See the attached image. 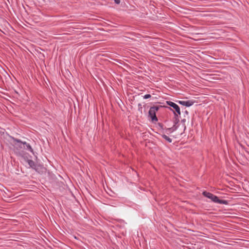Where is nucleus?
<instances>
[{
  "mask_svg": "<svg viewBox=\"0 0 249 249\" xmlns=\"http://www.w3.org/2000/svg\"><path fill=\"white\" fill-rule=\"evenodd\" d=\"M202 194L204 196L210 199L212 201L215 203L224 205H228L229 204V202L228 200L220 199L216 196L213 195V194L210 192H207L206 191H203Z\"/></svg>",
  "mask_w": 249,
  "mask_h": 249,
  "instance_id": "obj_1",
  "label": "nucleus"
},
{
  "mask_svg": "<svg viewBox=\"0 0 249 249\" xmlns=\"http://www.w3.org/2000/svg\"><path fill=\"white\" fill-rule=\"evenodd\" d=\"M167 107L165 106H153L151 107L148 111V117L150 118L152 122H157L158 117L156 116V112H158L160 108Z\"/></svg>",
  "mask_w": 249,
  "mask_h": 249,
  "instance_id": "obj_2",
  "label": "nucleus"
},
{
  "mask_svg": "<svg viewBox=\"0 0 249 249\" xmlns=\"http://www.w3.org/2000/svg\"><path fill=\"white\" fill-rule=\"evenodd\" d=\"M166 104H167V105L169 106L167 107V108L172 110L173 112L174 111L175 112L178 113V114L180 115L181 112L180 107L177 104L170 101H166Z\"/></svg>",
  "mask_w": 249,
  "mask_h": 249,
  "instance_id": "obj_3",
  "label": "nucleus"
},
{
  "mask_svg": "<svg viewBox=\"0 0 249 249\" xmlns=\"http://www.w3.org/2000/svg\"><path fill=\"white\" fill-rule=\"evenodd\" d=\"M10 138L11 140L12 141L13 145L16 149H20L23 148L22 145H23V142L13 136H10Z\"/></svg>",
  "mask_w": 249,
  "mask_h": 249,
  "instance_id": "obj_4",
  "label": "nucleus"
},
{
  "mask_svg": "<svg viewBox=\"0 0 249 249\" xmlns=\"http://www.w3.org/2000/svg\"><path fill=\"white\" fill-rule=\"evenodd\" d=\"M179 104L181 105L182 106L189 107L192 106L194 103L195 101L193 100H187V101H177Z\"/></svg>",
  "mask_w": 249,
  "mask_h": 249,
  "instance_id": "obj_5",
  "label": "nucleus"
},
{
  "mask_svg": "<svg viewBox=\"0 0 249 249\" xmlns=\"http://www.w3.org/2000/svg\"><path fill=\"white\" fill-rule=\"evenodd\" d=\"M35 170L39 174H43L46 172L47 169L43 165L37 164Z\"/></svg>",
  "mask_w": 249,
  "mask_h": 249,
  "instance_id": "obj_6",
  "label": "nucleus"
},
{
  "mask_svg": "<svg viewBox=\"0 0 249 249\" xmlns=\"http://www.w3.org/2000/svg\"><path fill=\"white\" fill-rule=\"evenodd\" d=\"M173 113H174V116L173 118V121L174 124L177 125L179 122L178 115H180L178 114V113L175 112L174 111H173Z\"/></svg>",
  "mask_w": 249,
  "mask_h": 249,
  "instance_id": "obj_7",
  "label": "nucleus"
},
{
  "mask_svg": "<svg viewBox=\"0 0 249 249\" xmlns=\"http://www.w3.org/2000/svg\"><path fill=\"white\" fill-rule=\"evenodd\" d=\"M27 161L29 166L33 169L35 170L37 164L36 163L35 161L31 160H28Z\"/></svg>",
  "mask_w": 249,
  "mask_h": 249,
  "instance_id": "obj_8",
  "label": "nucleus"
},
{
  "mask_svg": "<svg viewBox=\"0 0 249 249\" xmlns=\"http://www.w3.org/2000/svg\"><path fill=\"white\" fill-rule=\"evenodd\" d=\"M23 145L26 146V148H25V146H24L23 148L24 149H26L27 150L30 151L32 153L34 152V150L29 143H28L26 142H24L23 143Z\"/></svg>",
  "mask_w": 249,
  "mask_h": 249,
  "instance_id": "obj_9",
  "label": "nucleus"
},
{
  "mask_svg": "<svg viewBox=\"0 0 249 249\" xmlns=\"http://www.w3.org/2000/svg\"><path fill=\"white\" fill-rule=\"evenodd\" d=\"M178 126L175 124H174V125L170 128H165L166 130L168 131H169L170 133H172L175 131H176L178 129Z\"/></svg>",
  "mask_w": 249,
  "mask_h": 249,
  "instance_id": "obj_10",
  "label": "nucleus"
},
{
  "mask_svg": "<svg viewBox=\"0 0 249 249\" xmlns=\"http://www.w3.org/2000/svg\"><path fill=\"white\" fill-rule=\"evenodd\" d=\"M161 137L164 139L166 141H167L168 142L171 143L172 142V139L168 137L165 134L161 135Z\"/></svg>",
  "mask_w": 249,
  "mask_h": 249,
  "instance_id": "obj_11",
  "label": "nucleus"
},
{
  "mask_svg": "<svg viewBox=\"0 0 249 249\" xmlns=\"http://www.w3.org/2000/svg\"><path fill=\"white\" fill-rule=\"evenodd\" d=\"M142 105L141 104L139 103L138 104V110L139 111H140L141 113H142Z\"/></svg>",
  "mask_w": 249,
  "mask_h": 249,
  "instance_id": "obj_12",
  "label": "nucleus"
},
{
  "mask_svg": "<svg viewBox=\"0 0 249 249\" xmlns=\"http://www.w3.org/2000/svg\"><path fill=\"white\" fill-rule=\"evenodd\" d=\"M151 95L149 94H145V95H144L143 96V98L145 99H149L150 98H151Z\"/></svg>",
  "mask_w": 249,
  "mask_h": 249,
  "instance_id": "obj_13",
  "label": "nucleus"
},
{
  "mask_svg": "<svg viewBox=\"0 0 249 249\" xmlns=\"http://www.w3.org/2000/svg\"><path fill=\"white\" fill-rule=\"evenodd\" d=\"M158 125L162 129H164V125L161 123H158Z\"/></svg>",
  "mask_w": 249,
  "mask_h": 249,
  "instance_id": "obj_14",
  "label": "nucleus"
},
{
  "mask_svg": "<svg viewBox=\"0 0 249 249\" xmlns=\"http://www.w3.org/2000/svg\"><path fill=\"white\" fill-rule=\"evenodd\" d=\"M115 3L119 4L120 3V0H114Z\"/></svg>",
  "mask_w": 249,
  "mask_h": 249,
  "instance_id": "obj_15",
  "label": "nucleus"
},
{
  "mask_svg": "<svg viewBox=\"0 0 249 249\" xmlns=\"http://www.w3.org/2000/svg\"><path fill=\"white\" fill-rule=\"evenodd\" d=\"M181 123H184L186 121V120L185 119H183L181 120Z\"/></svg>",
  "mask_w": 249,
  "mask_h": 249,
  "instance_id": "obj_16",
  "label": "nucleus"
},
{
  "mask_svg": "<svg viewBox=\"0 0 249 249\" xmlns=\"http://www.w3.org/2000/svg\"><path fill=\"white\" fill-rule=\"evenodd\" d=\"M184 113L186 114H188V111L187 110H185Z\"/></svg>",
  "mask_w": 249,
  "mask_h": 249,
  "instance_id": "obj_17",
  "label": "nucleus"
},
{
  "mask_svg": "<svg viewBox=\"0 0 249 249\" xmlns=\"http://www.w3.org/2000/svg\"><path fill=\"white\" fill-rule=\"evenodd\" d=\"M186 127L185 125H184V130L186 129Z\"/></svg>",
  "mask_w": 249,
  "mask_h": 249,
  "instance_id": "obj_18",
  "label": "nucleus"
}]
</instances>
